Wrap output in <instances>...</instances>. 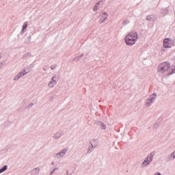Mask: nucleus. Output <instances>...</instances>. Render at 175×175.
<instances>
[{"mask_svg": "<svg viewBox=\"0 0 175 175\" xmlns=\"http://www.w3.org/2000/svg\"><path fill=\"white\" fill-rule=\"evenodd\" d=\"M158 73H165L168 76L175 73V66H170V63L167 62H164L161 63L157 67Z\"/></svg>", "mask_w": 175, "mask_h": 175, "instance_id": "1", "label": "nucleus"}, {"mask_svg": "<svg viewBox=\"0 0 175 175\" xmlns=\"http://www.w3.org/2000/svg\"><path fill=\"white\" fill-rule=\"evenodd\" d=\"M139 39L137 36V33L136 32H130L125 37V42L127 46H133L136 43V40Z\"/></svg>", "mask_w": 175, "mask_h": 175, "instance_id": "2", "label": "nucleus"}, {"mask_svg": "<svg viewBox=\"0 0 175 175\" xmlns=\"http://www.w3.org/2000/svg\"><path fill=\"white\" fill-rule=\"evenodd\" d=\"M155 99H157V94L156 93H153L146 100L145 106H146V107H150L151 105L155 102Z\"/></svg>", "mask_w": 175, "mask_h": 175, "instance_id": "3", "label": "nucleus"}, {"mask_svg": "<svg viewBox=\"0 0 175 175\" xmlns=\"http://www.w3.org/2000/svg\"><path fill=\"white\" fill-rule=\"evenodd\" d=\"M68 151H69V149L68 148H64L59 152L54 154L53 157L56 159H59V158H64V157H65V154H66Z\"/></svg>", "mask_w": 175, "mask_h": 175, "instance_id": "4", "label": "nucleus"}, {"mask_svg": "<svg viewBox=\"0 0 175 175\" xmlns=\"http://www.w3.org/2000/svg\"><path fill=\"white\" fill-rule=\"evenodd\" d=\"M174 41L170 38H165L163 40V46L165 49H170L172 46H174Z\"/></svg>", "mask_w": 175, "mask_h": 175, "instance_id": "5", "label": "nucleus"}, {"mask_svg": "<svg viewBox=\"0 0 175 175\" xmlns=\"http://www.w3.org/2000/svg\"><path fill=\"white\" fill-rule=\"evenodd\" d=\"M57 83H58V77H57V75H54L48 83L49 88H54L57 85Z\"/></svg>", "mask_w": 175, "mask_h": 175, "instance_id": "6", "label": "nucleus"}, {"mask_svg": "<svg viewBox=\"0 0 175 175\" xmlns=\"http://www.w3.org/2000/svg\"><path fill=\"white\" fill-rule=\"evenodd\" d=\"M62 135H64V131L59 130L53 135V139L55 140H58V139H59Z\"/></svg>", "mask_w": 175, "mask_h": 175, "instance_id": "7", "label": "nucleus"}, {"mask_svg": "<svg viewBox=\"0 0 175 175\" xmlns=\"http://www.w3.org/2000/svg\"><path fill=\"white\" fill-rule=\"evenodd\" d=\"M25 75H28V72H19L14 78V81H18L20 80L23 76H25Z\"/></svg>", "mask_w": 175, "mask_h": 175, "instance_id": "8", "label": "nucleus"}, {"mask_svg": "<svg viewBox=\"0 0 175 175\" xmlns=\"http://www.w3.org/2000/svg\"><path fill=\"white\" fill-rule=\"evenodd\" d=\"M90 144L92 147V148H96L99 145V140L94 139L90 141Z\"/></svg>", "mask_w": 175, "mask_h": 175, "instance_id": "9", "label": "nucleus"}, {"mask_svg": "<svg viewBox=\"0 0 175 175\" xmlns=\"http://www.w3.org/2000/svg\"><path fill=\"white\" fill-rule=\"evenodd\" d=\"M174 159H175V150L167 157V161L170 162L172 161H174Z\"/></svg>", "mask_w": 175, "mask_h": 175, "instance_id": "10", "label": "nucleus"}, {"mask_svg": "<svg viewBox=\"0 0 175 175\" xmlns=\"http://www.w3.org/2000/svg\"><path fill=\"white\" fill-rule=\"evenodd\" d=\"M154 155H155V152H152L145 159L146 161H148L149 162H152L154 159Z\"/></svg>", "mask_w": 175, "mask_h": 175, "instance_id": "11", "label": "nucleus"}, {"mask_svg": "<svg viewBox=\"0 0 175 175\" xmlns=\"http://www.w3.org/2000/svg\"><path fill=\"white\" fill-rule=\"evenodd\" d=\"M39 173H40V167H37L31 170V175H39Z\"/></svg>", "mask_w": 175, "mask_h": 175, "instance_id": "12", "label": "nucleus"}, {"mask_svg": "<svg viewBox=\"0 0 175 175\" xmlns=\"http://www.w3.org/2000/svg\"><path fill=\"white\" fill-rule=\"evenodd\" d=\"M31 57H32V53H31V52H27L23 55L22 59H28V58H31Z\"/></svg>", "mask_w": 175, "mask_h": 175, "instance_id": "13", "label": "nucleus"}, {"mask_svg": "<svg viewBox=\"0 0 175 175\" xmlns=\"http://www.w3.org/2000/svg\"><path fill=\"white\" fill-rule=\"evenodd\" d=\"M96 125H98V126H100L101 128V129H103L104 131L107 128L106 124H103V122H100V121L97 122Z\"/></svg>", "mask_w": 175, "mask_h": 175, "instance_id": "14", "label": "nucleus"}, {"mask_svg": "<svg viewBox=\"0 0 175 175\" xmlns=\"http://www.w3.org/2000/svg\"><path fill=\"white\" fill-rule=\"evenodd\" d=\"M150 163H151V162L149 161L148 160H146V159H145L142 164V166H143V167H146V166H148Z\"/></svg>", "mask_w": 175, "mask_h": 175, "instance_id": "15", "label": "nucleus"}, {"mask_svg": "<svg viewBox=\"0 0 175 175\" xmlns=\"http://www.w3.org/2000/svg\"><path fill=\"white\" fill-rule=\"evenodd\" d=\"M99 5H100V1H98L94 7L93 10L94 12H96L99 10Z\"/></svg>", "mask_w": 175, "mask_h": 175, "instance_id": "16", "label": "nucleus"}, {"mask_svg": "<svg viewBox=\"0 0 175 175\" xmlns=\"http://www.w3.org/2000/svg\"><path fill=\"white\" fill-rule=\"evenodd\" d=\"M146 20L148 21H154V16L153 15H149L146 17Z\"/></svg>", "mask_w": 175, "mask_h": 175, "instance_id": "17", "label": "nucleus"}, {"mask_svg": "<svg viewBox=\"0 0 175 175\" xmlns=\"http://www.w3.org/2000/svg\"><path fill=\"white\" fill-rule=\"evenodd\" d=\"M5 170H8V165H4L2 168L0 169V174L3 173V172H5Z\"/></svg>", "mask_w": 175, "mask_h": 175, "instance_id": "18", "label": "nucleus"}, {"mask_svg": "<svg viewBox=\"0 0 175 175\" xmlns=\"http://www.w3.org/2000/svg\"><path fill=\"white\" fill-rule=\"evenodd\" d=\"M102 17L104 20L106 21L107 20V17H109V14L106 12H103Z\"/></svg>", "mask_w": 175, "mask_h": 175, "instance_id": "19", "label": "nucleus"}, {"mask_svg": "<svg viewBox=\"0 0 175 175\" xmlns=\"http://www.w3.org/2000/svg\"><path fill=\"white\" fill-rule=\"evenodd\" d=\"M25 43L27 44H29V43H31V36L27 37V38L25 39Z\"/></svg>", "mask_w": 175, "mask_h": 175, "instance_id": "20", "label": "nucleus"}, {"mask_svg": "<svg viewBox=\"0 0 175 175\" xmlns=\"http://www.w3.org/2000/svg\"><path fill=\"white\" fill-rule=\"evenodd\" d=\"M161 13L163 14H167L169 13V11L166 8H163L161 11Z\"/></svg>", "mask_w": 175, "mask_h": 175, "instance_id": "21", "label": "nucleus"}, {"mask_svg": "<svg viewBox=\"0 0 175 175\" xmlns=\"http://www.w3.org/2000/svg\"><path fill=\"white\" fill-rule=\"evenodd\" d=\"M94 148H92V146H90L89 149L88 150V154H91V152H92L94 151Z\"/></svg>", "mask_w": 175, "mask_h": 175, "instance_id": "22", "label": "nucleus"}, {"mask_svg": "<svg viewBox=\"0 0 175 175\" xmlns=\"http://www.w3.org/2000/svg\"><path fill=\"white\" fill-rule=\"evenodd\" d=\"M55 170H59V168H58V167H55V168L53 169V170H52V171L50 172V174H51V175H53V174L55 173Z\"/></svg>", "mask_w": 175, "mask_h": 175, "instance_id": "23", "label": "nucleus"}, {"mask_svg": "<svg viewBox=\"0 0 175 175\" xmlns=\"http://www.w3.org/2000/svg\"><path fill=\"white\" fill-rule=\"evenodd\" d=\"M27 27H28V22H25L23 25V29H27Z\"/></svg>", "mask_w": 175, "mask_h": 175, "instance_id": "24", "label": "nucleus"}, {"mask_svg": "<svg viewBox=\"0 0 175 175\" xmlns=\"http://www.w3.org/2000/svg\"><path fill=\"white\" fill-rule=\"evenodd\" d=\"M129 23H130L129 20L126 19L123 21L122 25H127V24H129Z\"/></svg>", "mask_w": 175, "mask_h": 175, "instance_id": "25", "label": "nucleus"}, {"mask_svg": "<svg viewBox=\"0 0 175 175\" xmlns=\"http://www.w3.org/2000/svg\"><path fill=\"white\" fill-rule=\"evenodd\" d=\"M57 68V64H54V65H51V69L52 70H54L55 69H56Z\"/></svg>", "mask_w": 175, "mask_h": 175, "instance_id": "26", "label": "nucleus"}, {"mask_svg": "<svg viewBox=\"0 0 175 175\" xmlns=\"http://www.w3.org/2000/svg\"><path fill=\"white\" fill-rule=\"evenodd\" d=\"M159 124L156 123L154 124L153 128L154 129H157V128H159Z\"/></svg>", "mask_w": 175, "mask_h": 175, "instance_id": "27", "label": "nucleus"}, {"mask_svg": "<svg viewBox=\"0 0 175 175\" xmlns=\"http://www.w3.org/2000/svg\"><path fill=\"white\" fill-rule=\"evenodd\" d=\"M105 21H106V19L100 18V19L99 20L100 24H102V23H105Z\"/></svg>", "mask_w": 175, "mask_h": 175, "instance_id": "28", "label": "nucleus"}, {"mask_svg": "<svg viewBox=\"0 0 175 175\" xmlns=\"http://www.w3.org/2000/svg\"><path fill=\"white\" fill-rule=\"evenodd\" d=\"M80 58H81L80 56H77L75 58H74V61H80Z\"/></svg>", "mask_w": 175, "mask_h": 175, "instance_id": "29", "label": "nucleus"}, {"mask_svg": "<svg viewBox=\"0 0 175 175\" xmlns=\"http://www.w3.org/2000/svg\"><path fill=\"white\" fill-rule=\"evenodd\" d=\"M66 175H72V173H69V170H66Z\"/></svg>", "mask_w": 175, "mask_h": 175, "instance_id": "30", "label": "nucleus"}, {"mask_svg": "<svg viewBox=\"0 0 175 175\" xmlns=\"http://www.w3.org/2000/svg\"><path fill=\"white\" fill-rule=\"evenodd\" d=\"M24 32H25V29H22L21 31V35H23Z\"/></svg>", "mask_w": 175, "mask_h": 175, "instance_id": "31", "label": "nucleus"}, {"mask_svg": "<svg viewBox=\"0 0 175 175\" xmlns=\"http://www.w3.org/2000/svg\"><path fill=\"white\" fill-rule=\"evenodd\" d=\"M5 65L3 64V63H0V69H1V68H3Z\"/></svg>", "mask_w": 175, "mask_h": 175, "instance_id": "32", "label": "nucleus"}, {"mask_svg": "<svg viewBox=\"0 0 175 175\" xmlns=\"http://www.w3.org/2000/svg\"><path fill=\"white\" fill-rule=\"evenodd\" d=\"M47 69H49V68L47 66H44L43 68V70H44V71L47 70Z\"/></svg>", "mask_w": 175, "mask_h": 175, "instance_id": "33", "label": "nucleus"}, {"mask_svg": "<svg viewBox=\"0 0 175 175\" xmlns=\"http://www.w3.org/2000/svg\"><path fill=\"white\" fill-rule=\"evenodd\" d=\"M32 106H33V103H30V104L28 105V107H32Z\"/></svg>", "mask_w": 175, "mask_h": 175, "instance_id": "34", "label": "nucleus"}, {"mask_svg": "<svg viewBox=\"0 0 175 175\" xmlns=\"http://www.w3.org/2000/svg\"><path fill=\"white\" fill-rule=\"evenodd\" d=\"M84 57V54H81L80 56H79V57Z\"/></svg>", "mask_w": 175, "mask_h": 175, "instance_id": "35", "label": "nucleus"}, {"mask_svg": "<svg viewBox=\"0 0 175 175\" xmlns=\"http://www.w3.org/2000/svg\"><path fill=\"white\" fill-rule=\"evenodd\" d=\"M1 58H2V55H1V54H0V59H1Z\"/></svg>", "mask_w": 175, "mask_h": 175, "instance_id": "36", "label": "nucleus"}, {"mask_svg": "<svg viewBox=\"0 0 175 175\" xmlns=\"http://www.w3.org/2000/svg\"><path fill=\"white\" fill-rule=\"evenodd\" d=\"M51 165H54V162H52V163H51Z\"/></svg>", "mask_w": 175, "mask_h": 175, "instance_id": "37", "label": "nucleus"}, {"mask_svg": "<svg viewBox=\"0 0 175 175\" xmlns=\"http://www.w3.org/2000/svg\"><path fill=\"white\" fill-rule=\"evenodd\" d=\"M23 72H25V70H24Z\"/></svg>", "mask_w": 175, "mask_h": 175, "instance_id": "38", "label": "nucleus"}]
</instances>
